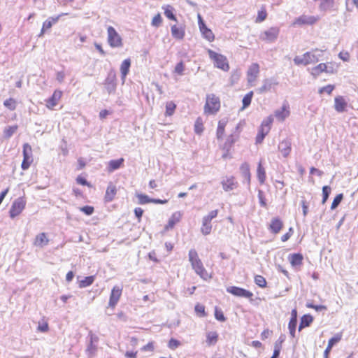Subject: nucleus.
<instances>
[{
  "label": "nucleus",
  "mask_w": 358,
  "mask_h": 358,
  "mask_svg": "<svg viewBox=\"0 0 358 358\" xmlns=\"http://www.w3.org/2000/svg\"><path fill=\"white\" fill-rule=\"evenodd\" d=\"M324 51L318 48L313 49L305 52L302 56H296L293 61L296 65L307 66L310 64H315L319 62Z\"/></svg>",
  "instance_id": "obj_1"
},
{
  "label": "nucleus",
  "mask_w": 358,
  "mask_h": 358,
  "mask_svg": "<svg viewBox=\"0 0 358 358\" xmlns=\"http://www.w3.org/2000/svg\"><path fill=\"white\" fill-rule=\"evenodd\" d=\"M189 261L191 262L192 268L194 270L196 274L201 276V278L206 279L208 276V273L203 267V263L199 259L197 252L194 249H191L189 251Z\"/></svg>",
  "instance_id": "obj_2"
},
{
  "label": "nucleus",
  "mask_w": 358,
  "mask_h": 358,
  "mask_svg": "<svg viewBox=\"0 0 358 358\" xmlns=\"http://www.w3.org/2000/svg\"><path fill=\"white\" fill-rule=\"evenodd\" d=\"M220 108V98L214 94L206 95V103L204 106V112L207 114H214L217 113Z\"/></svg>",
  "instance_id": "obj_3"
},
{
  "label": "nucleus",
  "mask_w": 358,
  "mask_h": 358,
  "mask_svg": "<svg viewBox=\"0 0 358 358\" xmlns=\"http://www.w3.org/2000/svg\"><path fill=\"white\" fill-rule=\"evenodd\" d=\"M208 55L214 61L215 66L224 71L229 69L227 57L221 54L217 53L212 50H208Z\"/></svg>",
  "instance_id": "obj_4"
},
{
  "label": "nucleus",
  "mask_w": 358,
  "mask_h": 358,
  "mask_svg": "<svg viewBox=\"0 0 358 358\" xmlns=\"http://www.w3.org/2000/svg\"><path fill=\"white\" fill-rule=\"evenodd\" d=\"M103 85L105 90L108 94H115L117 88L116 73L114 70H110L106 78Z\"/></svg>",
  "instance_id": "obj_5"
},
{
  "label": "nucleus",
  "mask_w": 358,
  "mask_h": 358,
  "mask_svg": "<svg viewBox=\"0 0 358 358\" xmlns=\"http://www.w3.org/2000/svg\"><path fill=\"white\" fill-rule=\"evenodd\" d=\"M26 201L23 197H18L12 203L9 210V215L11 218H15L19 215L25 208Z\"/></svg>",
  "instance_id": "obj_6"
},
{
  "label": "nucleus",
  "mask_w": 358,
  "mask_h": 358,
  "mask_svg": "<svg viewBox=\"0 0 358 358\" xmlns=\"http://www.w3.org/2000/svg\"><path fill=\"white\" fill-rule=\"evenodd\" d=\"M107 31L108 41L112 48H119L122 46V38L113 27L109 26Z\"/></svg>",
  "instance_id": "obj_7"
},
{
  "label": "nucleus",
  "mask_w": 358,
  "mask_h": 358,
  "mask_svg": "<svg viewBox=\"0 0 358 358\" xmlns=\"http://www.w3.org/2000/svg\"><path fill=\"white\" fill-rule=\"evenodd\" d=\"M320 20L319 16L302 15L296 17L292 22L293 27L303 26V25H313Z\"/></svg>",
  "instance_id": "obj_8"
},
{
  "label": "nucleus",
  "mask_w": 358,
  "mask_h": 358,
  "mask_svg": "<svg viewBox=\"0 0 358 358\" xmlns=\"http://www.w3.org/2000/svg\"><path fill=\"white\" fill-rule=\"evenodd\" d=\"M279 32L280 29L278 27H272L262 32L260 35V38L263 41L273 42L278 38Z\"/></svg>",
  "instance_id": "obj_9"
},
{
  "label": "nucleus",
  "mask_w": 358,
  "mask_h": 358,
  "mask_svg": "<svg viewBox=\"0 0 358 358\" xmlns=\"http://www.w3.org/2000/svg\"><path fill=\"white\" fill-rule=\"evenodd\" d=\"M31 162V147L28 143H25L23 145V161L21 164L22 169L23 170L28 169Z\"/></svg>",
  "instance_id": "obj_10"
},
{
  "label": "nucleus",
  "mask_w": 358,
  "mask_h": 358,
  "mask_svg": "<svg viewBox=\"0 0 358 358\" xmlns=\"http://www.w3.org/2000/svg\"><path fill=\"white\" fill-rule=\"evenodd\" d=\"M227 292L236 296L243 298L249 299L253 296V294L251 292L236 286H231L227 287Z\"/></svg>",
  "instance_id": "obj_11"
},
{
  "label": "nucleus",
  "mask_w": 358,
  "mask_h": 358,
  "mask_svg": "<svg viewBox=\"0 0 358 358\" xmlns=\"http://www.w3.org/2000/svg\"><path fill=\"white\" fill-rule=\"evenodd\" d=\"M122 289L120 286H114L111 290L110 299L108 302L109 307L114 308L117 305L121 294Z\"/></svg>",
  "instance_id": "obj_12"
},
{
  "label": "nucleus",
  "mask_w": 358,
  "mask_h": 358,
  "mask_svg": "<svg viewBox=\"0 0 358 358\" xmlns=\"http://www.w3.org/2000/svg\"><path fill=\"white\" fill-rule=\"evenodd\" d=\"M262 83V85L257 90L259 94L271 91L273 87L278 85V82L274 78L264 79Z\"/></svg>",
  "instance_id": "obj_13"
},
{
  "label": "nucleus",
  "mask_w": 358,
  "mask_h": 358,
  "mask_svg": "<svg viewBox=\"0 0 358 358\" xmlns=\"http://www.w3.org/2000/svg\"><path fill=\"white\" fill-rule=\"evenodd\" d=\"M222 188L225 192L234 190L238 187V182L233 176L226 177L221 181Z\"/></svg>",
  "instance_id": "obj_14"
},
{
  "label": "nucleus",
  "mask_w": 358,
  "mask_h": 358,
  "mask_svg": "<svg viewBox=\"0 0 358 358\" xmlns=\"http://www.w3.org/2000/svg\"><path fill=\"white\" fill-rule=\"evenodd\" d=\"M259 73V65L257 63H252L247 73L248 83L254 82Z\"/></svg>",
  "instance_id": "obj_15"
},
{
  "label": "nucleus",
  "mask_w": 358,
  "mask_h": 358,
  "mask_svg": "<svg viewBox=\"0 0 358 358\" xmlns=\"http://www.w3.org/2000/svg\"><path fill=\"white\" fill-rule=\"evenodd\" d=\"M292 143L289 139L282 141L278 145V150L284 157H287L292 150Z\"/></svg>",
  "instance_id": "obj_16"
},
{
  "label": "nucleus",
  "mask_w": 358,
  "mask_h": 358,
  "mask_svg": "<svg viewBox=\"0 0 358 358\" xmlns=\"http://www.w3.org/2000/svg\"><path fill=\"white\" fill-rule=\"evenodd\" d=\"M62 95V91L55 90L52 95L48 98L46 101V106L48 108H52L57 105L59 100L61 99Z\"/></svg>",
  "instance_id": "obj_17"
},
{
  "label": "nucleus",
  "mask_w": 358,
  "mask_h": 358,
  "mask_svg": "<svg viewBox=\"0 0 358 358\" xmlns=\"http://www.w3.org/2000/svg\"><path fill=\"white\" fill-rule=\"evenodd\" d=\"M348 103L342 96H338L334 99V108L338 113L345 110Z\"/></svg>",
  "instance_id": "obj_18"
},
{
  "label": "nucleus",
  "mask_w": 358,
  "mask_h": 358,
  "mask_svg": "<svg viewBox=\"0 0 358 358\" xmlns=\"http://www.w3.org/2000/svg\"><path fill=\"white\" fill-rule=\"evenodd\" d=\"M288 259L293 267L300 266L303 264V256L301 253L290 254Z\"/></svg>",
  "instance_id": "obj_19"
},
{
  "label": "nucleus",
  "mask_w": 358,
  "mask_h": 358,
  "mask_svg": "<svg viewBox=\"0 0 358 358\" xmlns=\"http://www.w3.org/2000/svg\"><path fill=\"white\" fill-rule=\"evenodd\" d=\"M283 227V223L279 217H274L271 220L269 230L276 234L280 232Z\"/></svg>",
  "instance_id": "obj_20"
},
{
  "label": "nucleus",
  "mask_w": 358,
  "mask_h": 358,
  "mask_svg": "<svg viewBox=\"0 0 358 358\" xmlns=\"http://www.w3.org/2000/svg\"><path fill=\"white\" fill-rule=\"evenodd\" d=\"M49 243V239L47 238L46 234L43 232L36 235L34 245L36 247L43 248Z\"/></svg>",
  "instance_id": "obj_21"
},
{
  "label": "nucleus",
  "mask_w": 358,
  "mask_h": 358,
  "mask_svg": "<svg viewBox=\"0 0 358 358\" xmlns=\"http://www.w3.org/2000/svg\"><path fill=\"white\" fill-rule=\"evenodd\" d=\"M117 193L116 187L112 183L110 182L106 189V194H105V201L110 202L113 200L115 194Z\"/></svg>",
  "instance_id": "obj_22"
},
{
  "label": "nucleus",
  "mask_w": 358,
  "mask_h": 358,
  "mask_svg": "<svg viewBox=\"0 0 358 358\" xmlns=\"http://www.w3.org/2000/svg\"><path fill=\"white\" fill-rule=\"evenodd\" d=\"M130 66H131L130 59H124L121 64L120 72H121V78H122V80L123 83L125 80L126 76L129 73Z\"/></svg>",
  "instance_id": "obj_23"
},
{
  "label": "nucleus",
  "mask_w": 358,
  "mask_h": 358,
  "mask_svg": "<svg viewBox=\"0 0 358 358\" xmlns=\"http://www.w3.org/2000/svg\"><path fill=\"white\" fill-rule=\"evenodd\" d=\"M206 343L208 346L215 345L219 338V335L217 331H208L206 332Z\"/></svg>",
  "instance_id": "obj_24"
},
{
  "label": "nucleus",
  "mask_w": 358,
  "mask_h": 358,
  "mask_svg": "<svg viewBox=\"0 0 358 358\" xmlns=\"http://www.w3.org/2000/svg\"><path fill=\"white\" fill-rule=\"evenodd\" d=\"M199 29L203 37L208 41H213L214 40L215 36L213 31L206 27V24H201Z\"/></svg>",
  "instance_id": "obj_25"
},
{
  "label": "nucleus",
  "mask_w": 358,
  "mask_h": 358,
  "mask_svg": "<svg viewBox=\"0 0 358 358\" xmlns=\"http://www.w3.org/2000/svg\"><path fill=\"white\" fill-rule=\"evenodd\" d=\"M171 34L173 38L181 40L185 36V29L182 27L173 25L171 27Z\"/></svg>",
  "instance_id": "obj_26"
},
{
  "label": "nucleus",
  "mask_w": 358,
  "mask_h": 358,
  "mask_svg": "<svg viewBox=\"0 0 358 358\" xmlns=\"http://www.w3.org/2000/svg\"><path fill=\"white\" fill-rule=\"evenodd\" d=\"M313 321V317L309 315H304L301 317L299 326V331H301L303 328L309 327Z\"/></svg>",
  "instance_id": "obj_27"
},
{
  "label": "nucleus",
  "mask_w": 358,
  "mask_h": 358,
  "mask_svg": "<svg viewBox=\"0 0 358 358\" xmlns=\"http://www.w3.org/2000/svg\"><path fill=\"white\" fill-rule=\"evenodd\" d=\"M289 115V111L285 105H283L280 109L275 111V117L281 121H283Z\"/></svg>",
  "instance_id": "obj_28"
},
{
  "label": "nucleus",
  "mask_w": 358,
  "mask_h": 358,
  "mask_svg": "<svg viewBox=\"0 0 358 358\" xmlns=\"http://www.w3.org/2000/svg\"><path fill=\"white\" fill-rule=\"evenodd\" d=\"M241 173L244 178V179L247 181L248 184L250 182V166L248 163H243L241 164L240 167Z\"/></svg>",
  "instance_id": "obj_29"
},
{
  "label": "nucleus",
  "mask_w": 358,
  "mask_h": 358,
  "mask_svg": "<svg viewBox=\"0 0 358 358\" xmlns=\"http://www.w3.org/2000/svg\"><path fill=\"white\" fill-rule=\"evenodd\" d=\"M325 70H327V64L320 63L312 69L311 75L314 78H317L321 73L325 72Z\"/></svg>",
  "instance_id": "obj_30"
},
{
  "label": "nucleus",
  "mask_w": 358,
  "mask_h": 358,
  "mask_svg": "<svg viewBox=\"0 0 358 358\" xmlns=\"http://www.w3.org/2000/svg\"><path fill=\"white\" fill-rule=\"evenodd\" d=\"M181 214L179 212L174 213L171 217L169 219L167 225L166 226V229H172L175 224L178 222L180 220Z\"/></svg>",
  "instance_id": "obj_31"
},
{
  "label": "nucleus",
  "mask_w": 358,
  "mask_h": 358,
  "mask_svg": "<svg viewBox=\"0 0 358 358\" xmlns=\"http://www.w3.org/2000/svg\"><path fill=\"white\" fill-rule=\"evenodd\" d=\"M227 120L222 119L218 122V126L217 129V139H220L222 138L224 133V128L227 125Z\"/></svg>",
  "instance_id": "obj_32"
},
{
  "label": "nucleus",
  "mask_w": 358,
  "mask_h": 358,
  "mask_svg": "<svg viewBox=\"0 0 358 358\" xmlns=\"http://www.w3.org/2000/svg\"><path fill=\"white\" fill-rule=\"evenodd\" d=\"M124 159L120 158L118 159H113L109 162L108 169L110 171H113L118 169L123 164Z\"/></svg>",
  "instance_id": "obj_33"
},
{
  "label": "nucleus",
  "mask_w": 358,
  "mask_h": 358,
  "mask_svg": "<svg viewBox=\"0 0 358 358\" xmlns=\"http://www.w3.org/2000/svg\"><path fill=\"white\" fill-rule=\"evenodd\" d=\"M212 229V224L210 221L203 218L202 219V226L201 228V231L203 235H208L210 234Z\"/></svg>",
  "instance_id": "obj_34"
},
{
  "label": "nucleus",
  "mask_w": 358,
  "mask_h": 358,
  "mask_svg": "<svg viewBox=\"0 0 358 358\" xmlns=\"http://www.w3.org/2000/svg\"><path fill=\"white\" fill-rule=\"evenodd\" d=\"M17 125H13L7 127L3 130V137L5 138H10L17 130Z\"/></svg>",
  "instance_id": "obj_35"
},
{
  "label": "nucleus",
  "mask_w": 358,
  "mask_h": 358,
  "mask_svg": "<svg viewBox=\"0 0 358 358\" xmlns=\"http://www.w3.org/2000/svg\"><path fill=\"white\" fill-rule=\"evenodd\" d=\"M257 178L261 184L264 183L266 180V171L261 162L259 163L257 166Z\"/></svg>",
  "instance_id": "obj_36"
},
{
  "label": "nucleus",
  "mask_w": 358,
  "mask_h": 358,
  "mask_svg": "<svg viewBox=\"0 0 358 358\" xmlns=\"http://www.w3.org/2000/svg\"><path fill=\"white\" fill-rule=\"evenodd\" d=\"M268 132H269V129H268V128L264 129V128L260 127L259 129L258 134L257 135V137H256V143H261L263 141L265 136L268 134Z\"/></svg>",
  "instance_id": "obj_37"
},
{
  "label": "nucleus",
  "mask_w": 358,
  "mask_h": 358,
  "mask_svg": "<svg viewBox=\"0 0 358 358\" xmlns=\"http://www.w3.org/2000/svg\"><path fill=\"white\" fill-rule=\"evenodd\" d=\"M252 96H253L252 91L248 92V94H246L244 96V97L243 98V100H242V103H243L242 109H245L250 105Z\"/></svg>",
  "instance_id": "obj_38"
},
{
  "label": "nucleus",
  "mask_w": 358,
  "mask_h": 358,
  "mask_svg": "<svg viewBox=\"0 0 358 358\" xmlns=\"http://www.w3.org/2000/svg\"><path fill=\"white\" fill-rule=\"evenodd\" d=\"M94 280V277L92 275L85 277L83 280H82L79 283V287L80 288L86 287L91 285Z\"/></svg>",
  "instance_id": "obj_39"
},
{
  "label": "nucleus",
  "mask_w": 358,
  "mask_h": 358,
  "mask_svg": "<svg viewBox=\"0 0 358 358\" xmlns=\"http://www.w3.org/2000/svg\"><path fill=\"white\" fill-rule=\"evenodd\" d=\"M176 105L173 101H169L166 104V115H172L176 110Z\"/></svg>",
  "instance_id": "obj_40"
},
{
  "label": "nucleus",
  "mask_w": 358,
  "mask_h": 358,
  "mask_svg": "<svg viewBox=\"0 0 358 358\" xmlns=\"http://www.w3.org/2000/svg\"><path fill=\"white\" fill-rule=\"evenodd\" d=\"M136 197L138 199V203L141 205L151 203V199L148 195L143 194H137Z\"/></svg>",
  "instance_id": "obj_41"
},
{
  "label": "nucleus",
  "mask_w": 358,
  "mask_h": 358,
  "mask_svg": "<svg viewBox=\"0 0 358 358\" xmlns=\"http://www.w3.org/2000/svg\"><path fill=\"white\" fill-rule=\"evenodd\" d=\"M255 282L257 285L260 287H266V279L260 275H256L255 276Z\"/></svg>",
  "instance_id": "obj_42"
},
{
  "label": "nucleus",
  "mask_w": 358,
  "mask_h": 358,
  "mask_svg": "<svg viewBox=\"0 0 358 358\" xmlns=\"http://www.w3.org/2000/svg\"><path fill=\"white\" fill-rule=\"evenodd\" d=\"M331 189L329 186L325 185L322 187V203L324 204L328 199L331 194Z\"/></svg>",
  "instance_id": "obj_43"
},
{
  "label": "nucleus",
  "mask_w": 358,
  "mask_h": 358,
  "mask_svg": "<svg viewBox=\"0 0 358 358\" xmlns=\"http://www.w3.org/2000/svg\"><path fill=\"white\" fill-rule=\"evenodd\" d=\"M315 1H317V0H314ZM334 3V0H322V2L320 5V8L322 10H327V9L330 8Z\"/></svg>",
  "instance_id": "obj_44"
},
{
  "label": "nucleus",
  "mask_w": 358,
  "mask_h": 358,
  "mask_svg": "<svg viewBox=\"0 0 358 358\" xmlns=\"http://www.w3.org/2000/svg\"><path fill=\"white\" fill-rule=\"evenodd\" d=\"M343 199V194L342 193L337 194L331 203V210L336 209L339 206V204L342 201Z\"/></svg>",
  "instance_id": "obj_45"
},
{
  "label": "nucleus",
  "mask_w": 358,
  "mask_h": 358,
  "mask_svg": "<svg viewBox=\"0 0 358 358\" xmlns=\"http://www.w3.org/2000/svg\"><path fill=\"white\" fill-rule=\"evenodd\" d=\"M297 325V321L289 320L288 324V329L289 331V334L292 338L295 337V333H296V328Z\"/></svg>",
  "instance_id": "obj_46"
},
{
  "label": "nucleus",
  "mask_w": 358,
  "mask_h": 358,
  "mask_svg": "<svg viewBox=\"0 0 358 358\" xmlns=\"http://www.w3.org/2000/svg\"><path fill=\"white\" fill-rule=\"evenodd\" d=\"M235 141V137L233 135H230L227 138L225 143L224 144L223 149L229 151V149L231 148V147L232 146Z\"/></svg>",
  "instance_id": "obj_47"
},
{
  "label": "nucleus",
  "mask_w": 358,
  "mask_h": 358,
  "mask_svg": "<svg viewBox=\"0 0 358 358\" xmlns=\"http://www.w3.org/2000/svg\"><path fill=\"white\" fill-rule=\"evenodd\" d=\"M273 121V118L271 115H270V116L267 117L266 118H265L262 121L260 127L264 128V129L268 128L270 130Z\"/></svg>",
  "instance_id": "obj_48"
},
{
  "label": "nucleus",
  "mask_w": 358,
  "mask_h": 358,
  "mask_svg": "<svg viewBox=\"0 0 358 358\" xmlns=\"http://www.w3.org/2000/svg\"><path fill=\"white\" fill-rule=\"evenodd\" d=\"M258 199H259L260 206L263 208H266L267 203H266V198L264 196V193L261 189L258 190Z\"/></svg>",
  "instance_id": "obj_49"
},
{
  "label": "nucleus",
  "mask_w": 358,
  "mask_h": 358,
  "mask_svg": "<svg viewBox=\"0 0 358 358\" xmlns=\"http://www.w3.org/2000/svg\"><path fill=\"white\" fill-rule=\"evenodd\" d=\"M267 16L266 11L264 8H262L258 11L257 17L256 18V22H263Z\"/></svg>",
  "instance_id": "obj_50"
},
{
  "label": "nucleus",
  "mask_w": 358,
  "mask_h": 358,
  "mask_svg": "<svg viewBox=\"0 0 358 358\" xmlns=\"http://www.w3.org/2000/svg\"><path fill=\"white\" fill-rule=\"evenodd\" d=\"M203 127L202 122L200 118H198L196 120L195 124H194V131L196 134H200L203 132Z\"/></svg>",
  "instance_id": "obj_51"
},
{
  "label": "nucleus",
  "mask_w": 358,
  "mask_h": 358,
  "mask_svg": "<svg viewBox=\"0 0 358 358\" xmlns=\"http://www.w3.org/2000/svg\"><path fill=\"white\" fill-rule=\"evenodd\" d=\"M3 105L11 110H15L16 108L15 101L12 98L5 100Z\"/></svg>",
  "instance_id": "obj_52"
},
{
  "label": "nucleus",
  "mask_w": 358,
  "mask_h": 358,
  "mask_svg": "<svg viewBox=\"0 0 358 358\" xmlns=\"http://www.w3.org/2000/svg\"><path fill=\"white\" fill-rule=\"evenodd\" d=\"M335 86L333 85H328L319 89V94H323L324 92L331 94L332 91L334 90Z\"/></svg>",
  "instance_id": "obj_53"
},
{
  "label": "nucleus",
  "mask_w": 358,
  "mask_h": 358,
  "mask_svg": "<svg viewBox=\"0 0 358 358\" xmlns=\"http://www.w3.org/2000/svg\"><path fill=\"white\" fill-rule=\"evenodd\" d=\"M185 70V65L183 62H180L178 63L175 67L174 72L177 74L182 76L183 75V71Z\"/></svg>",
  "instance_id": "obj_54"
},
{
  "label": "nucleus",
  "mask_w": 358,
  "mask_h": 358,
  "mask_svg": "<svg viewBox=\"0 0 358 358\" xmlns=\"http://www.w3.org/2000/svg\"><path fill=\"white\" fill-rule=\"evenodd\" d=\"M286 336L285 334H281L278 339V341L275 343L274 349H277L278 347L279 353H280V350L282 348V343L285 341Z\"/></svg>",
  "instance_id": "obj_55"
},
{
  "label": "nucleus",
  "mask_w": 358,
  "mask_h": 358,
  "mask_svg": "<svg viewBox=\"0 0 358 358\" xmlns=\"http://www.w3.org/2000/svg\"><path fill=\"white\" fill-rule=\"evenodd\" d=\"M80 210L87 215H91L94 213V207L90 206H85L80 208Z\"/></svg>",
  "instance_id": "obj_56"
},
{
  "label": "nucleus",
  "mask_w": 358,
  "mask_h": 358,
  "mask_svg": "<svg viewBox=\"0 0 358 358\" xmlns=\"http://www.w3.org/2000/svg\"><path fill=\"white\" fill-rule=\"evenodd\" d=\"M341 339V336L337 334L335 336L331 338L329 340V342H328V345L327 346H329V348H331L336 344Z\"/></svg>",
  "instance_id": "obj_57"
},
{
  "label": "nucleus",
  "mask_w": 358,
  "mask_h": 358,
  "mask_svg": "<svg viewBox=\"0 0 358 358\" xmlns=\"http://www.w3.org/2000/svg\"><path fill=\"white\" fill-rule=\"evenodd\" d=\"M162 19L160 14L156 15L152 20V25L158 27L162 23Z\"/></svg>",
  "instance_id": "obj_58"
},
{
  "label": "nucleus",
  "mask_w": 358,
  "mask_h": 358,
  "mask_svg": "<svg viewBox=\"0 0 358 358\" xmlns=\"http://www.w3.org/2000/svg\"><path fill=\"white\" fill-rule=\"evenodd\" d=\"M96 350V346L93 343H89L87 348V352L89 355H93Z\"/></svg>",
  "instance_id": "obj_59"
},
{
  "label": "nucleus",
  "mask_w": 358,
  "mask_h": 358,
  "mask_svg": "<svg viewBox=\"0 0 358 358\" xmlns=\"http://www.w3.org/2000/svg\"><path fill=\"white\" fill-rule=\"evenodd\" d=\"M215 317L220 322H224L226 320V317H224L222 310H218L217 308L215 311Z\"/></svg>",
  "instance_id": "obj_60"
},
{
  "label": "nucleus",
  "mask_w": 358,
  "mask_h": 358,
  "mask_svg": "<svg viewBox=\"0 0 358 358\" xmlns=\"http://www.w3.org/2000/svg\"><path fill=\"white\" fill-rule=\"evenodd\" d=\"M164 15L165 16L169 18V20H175L176 21V17L175 16V15L173 13V11H172V8H167L166 9H165L164 10Z\"/></svg>",
  "instance_id": "obj_61"
},
{
  "label": "nucleus",
  "mask_w": 358,
  "mask_h": 358,
  "mask_svg": "<svg viewBox=\"0 0 358 358\" xmlns=\"http://www.w3.org/2000/svg\"><path fill=\"white\" fill-rule=\"evenodd\" d=\"M180 343L178 340L171 338L169 342L168 346L169 348L175 350L180 345Z\"/></svg>",
  "instance_id": "obj_62"
},
{
  "label": "nucleus",
  "mask_w": 358,
  "mask_h": 358,
  "mask_svg": "<svg viewBox=\"0 0 358 358\" xmlns=\"http://www.w3.org/2000/svg\"><path fill=\"white\" fill-rule=\"evenodd\" d=\"M218 214V210H214L210 211L208 215L204 216L203 218L211 222V220L216 217Z\"/></svg>",
  "instance_id": "obj_63"
},
{
  "label": "nucleus",
  "mask_w": 358,
  "mask_h": 358,
  "mask_svg": "<svg viewBox=\"0 0 358 358\" xmlns=\"http://www.w3.org/2000/svg\"><path fill=\"white\" fill-rule=\"evenodd\" d=\"M292 233H293V229L292 227H290L289 229V231L282 236L281 241L282 242L287 241L291 237Z\"/></svg>",
  "instance_id": "obj_64"
}]
</instances>
